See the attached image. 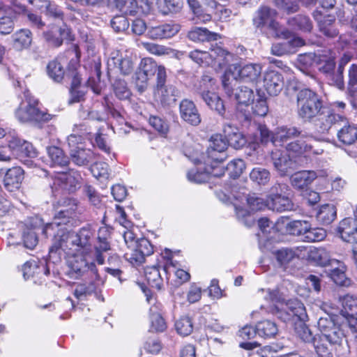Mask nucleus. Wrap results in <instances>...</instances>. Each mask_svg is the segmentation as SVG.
<instances>
[{"label": "nucleus", "instance_id": "obj_1", "mask_svg": "<svg viewBox=\"0 0 357 357\" xmlns=\"http://www.w3.org/2000/svg\"><path fill=\"white\" fill-rule=\"evenodd\" d=\"M93 236V231L89 226L83 227L77 232L61 229L52 239L49 260L57 264L67 257L68 275L70 278L79 279L90 272L98 280V269L94 261H90L89 252Z\"/></svg>", "mask_w": 357, "mask_h": 357}, {"label": "nucleus", "instance_id": "obj_2", "mask_svg": "<svg viewBox=\"0 0 357 357\" xmlns=\"http://www.w3.org/2000/svg\"><path fill=\"white\" fill-rule=\"evenodd\" d=\"M266 292L265 298L275 303L273 314L284 322L294 320V318L301 321L296 326V335L303 342L312 344L315 349L318 335H313L310 328L303 323L307 319L304 305L297 299L286 300L278 290L271 291L268 289Z\"/></svg>", "mask_w": 357, "mask_h": 357}, {"label": "nucleus", "instance_id": "obj_3", "mask_svg": "<svg viewBox=\"0 0 357 357\" xmlns=\"http://www.w3.org/2000/svg\"><path fill=\"white\" fill-rule=\"evenodd\" d=\"M317 326L321 335L315 342V351L320 357H333V347L345 337L344 332L328 315L320 317Z\"/></svg>", "mask_w": 357, "mask_h": 357}, {"label": "nucleus", "instance_id": "obj_4", "mask_svg": "<svg viewBox=\"0 0 357 357\" xmlns=\"http://www.w3.org/2000/svg\"><path fill=\"white\" fill-rule=\"evenodd\" d=\"M58 207L52 222L47 223L43 228V234L45 236L58 234L59 230L63 229L70 231L68 227L73 225V218L75 216L77 204L71 198H63L58 202Z\"/></svg>", "mask_w": 357, "mask_h": 357}, {"label": "nucleus", "instance_id": "obj_5", "mask_svg": "<svg viewBox=\"0 0 357 357\" xmlns=\"http://www.w3.org/2000/svg\"><path fill=\"white\" fill-rule=\"evenodd\" d=\"M256 132L253 136V148L259 144H267L271 142L277 146H282L288 140L298 137L301 135V130L294 126H281L277 128L274 132H271L264 125L255 126Z\"/></svg>", "mask_w": 357, "mask_h": 357}, {"label": "nucleus", "instance_id": "obj_6", "mask_svg": "<svg viewBox=\"0 0 357 357\" xmlns=\"http://www.w3.org/2000/svg\"><path fill=\"white\" fill-rule=\"evenodd\" d=\"M222 85L226 93L229 96H234L237 102L236 116L242 123H248L251 119V114L249 110V106L251 102L255 100L256 93L255 91L245 86H240L232 89L224 79Z\"/></svg>", "mask_w": 357, "mask_h": 357}, {"label": "nucleus", "instance_id": "obj_7", "mask_svg": "<svg viewBox=\"0 0 357 357\" xmlns=\"http://www.w3.org/2000/svg\"><path fill=\"white\" fill-rule=\"evenodd\" d=\"M38 105V100L31 96L29 91H25L24 98L15 112L16 119L22 123L47 121L50 114L41 111Z\"/></svg>", "mask_w": 357, "mask_h": 357}, {"label": "nucleus", "instance_id": "obj_8", "mask_svg": "<svg viewBox=\"0 0 357 357\" xmlns=\"http://www.w3.org/2000/svg\"><path fill=\"white\" fill-rule=\"evenodd\" d=\"M298 114L304 121L312 120L323 107L321 98L309 89L301 90L297 95Z\"/></svg>", "mask_w": 357, "mask_h": 357}, {"label": "nucleus", "instance_id": "obj_9", "mask_svg": "<svg viewBox=\"0 0 357 357\" xmlns=\"http://www.w3.org/2000/svg\"><path fill=\"white\" fill-rule=\"evenodd\" d=\"M277 12L268 6H261L252 19L253 24L257 28L267 27L273 31L275 38L288 39L291 38V32L287 29H281L280 24L275 20Z\"/></svg>", "mask_w": 357, "mask_h": 357}, {"label": "nucleus", "instance_id": "obj_10", "mask_svg": "<svg viewBox=\"0 0 357 357\" xmlns=\"http://www.w3.org/2000/svg\"><path fill=\"white\" fill-rule=\"evenodd\" d=\"M298 137L299 139L287 144L286 151L298 162L301 158L309 157L311 154L320 155L323 153L322 149H315L312 144L314 140L312 135H307L301 131V135Z\"/></svg>", "mask_w": 357, "mask_h": 357}, {"label": "nucleus", "instance_id": "obj_11", "mask_svg": "<svg viewBox=\"0 0 357 357\" xmlns=\"http://www.w3.org/2000/svg\"><path fill=\"white\" fill-rule=\"evenodd\" d=\"M82 139V136L76 135H70L67 139L71 160L78 166L87 165L94 158L93 151L84 148Z\"/></svg>", "mask_w": 357, "mask_h": 357}, {"label": "nucleus", "instance_id": "obj_12", "mask_svg": "<svg viewBox=\"0 0 357 357\" xmlns=\"http://www.w3.org/2000/svg\"><path fill=\"white\" fill-rule=\"evenodd\" d=\"M80 176L75 172H57L52 176L50 183L53 192L71 193L79 188Z\"/></svg>", "mask_w": 357, "mask_h": 357}, {"label": "nucleus", "instance_id": "obj_13", "mask_svg": "<svg viewBox=\"0 0 357 357\" xmlns=\"http://www.w3.org/2000/svg\"><path fill=\"white\" fill-rule=\"evenodd\" d=\"M271 157L274 168L280 176L289 175L299 165L296 159L280 149L272 151Z\"/></svg>", "mask_w": 357, "mask_h": 357}, {"label": "nucleus", "instance_id": "obj_14", "mask_svg": "<svg viewBox=\"0 0 357 357\" xmlns=\"http://www.w3.org/2000/svg\"><path fill=\"white\" fill-rule=\"evenodd\" d=\"M314 126L320 133L327 132L333 125L341 126V122L345 121L342 115L335 114L333 109L324 107L315 116Z\"/></svg>", "mask_w": 357, "mask_h": 357}, {"label": "nucleus", "instance_id": "obj_15", "mask_svg": "<svg viewBox=\"0 0 357 357\" xmlns=\"http://www.w3.org/2000/svg\"><path fill=\"white\" fill-rule=\"evenodd\" d=\"M185 155L195 164H199L208 166L211 164L219 165L226 158L225 152H219L216 150L207 149L205 153H200L198 149H196L195 153L192 155Z\"/></svg>", "mask_w": 357, "mask_h": 357}, {"label": "nucleus", "instance_id": "obj_16", "mask_svg": "<svg viewBox=\"0 0 357 357\" xmlns=\"http://www.w3.org/2000/svg\"><path fill=\"white\" fill-rule=\"evenodd\" d=\"M109 68H117L120 73L123 75L131 74L135 68V63L132 59L128 56H123L118 51L112 52L107 60Z\"/></svg>", "mask_w": 357, "mask_h": 357}, {"label": "nucleus", "instance_id": "obj_17", "mask_svg": "<svg viewBox=\"0 0 357 357\" xmlns=\"http://www.w3.org/2000/svg\"><path fill=\"white\" fill-rule=\"evenodd\" d=\"M180 116L183 121L191 126H198L201 123V116L193 101L183 100L179 105Z\"/></svg>", "mask_w": 357, "mask_h": 357}, {"label": "nucleus", "instance_id": "obj_18", "mask_svg": "<svg viewBox=\"0 0 357 357\" xmlns=\"http://www.w3.org/2000/svg\"><path fill=\"white\" fill-rule=\"evenodd\" d=\"M287 40V41L285 42L273 44L271 50L272 54L281 56L284 54H291L295 52L296 47H302L305 45V42L301 38L294 36L291 32V38Z\"/></svg>", "mask_w": 357, "mask_h": 357}, {"label": "nucleus", "instance_id": "obj_19", "mask_svg": "<svg viewBox=\"0 0 357 357\" xmlns=\"http://www.w3.org/2000/svg\"><path fill=\"white\" fill-rule=\"evenodd\" d=\"M314 61L319 72L324 74L327 77L333 75L335 67V54L330 50H323L321 53L315 54Z\"/></svg>", "mask_w": 357, "mask_h": 357}, {"label": "nucleus", "instance_id": "obj_20", "mask_svg": "<svg viewBox=\"0 0 357 357\" xmlns=\"http://www.w3.org/2000/svg\"><path fill=\"white\" fill-rule=\"evenodd\" d=\"M264 86L270 96L278 95L284 86L282 75L275 70L267 71L264 77Z\"/></svg>", "mask_w": 357, "mask_h": 357}, {"label": "nucleus", "instance_id": "obj_21", "mask_svg": "<svg viewBox=\"0 0 357 357\" xmlns=\"http://www.w3.org/2000/svg\"><path fill=\"white\" fill-rule=\"evenodd\" d=\"M313 17L318 22L320 31L326 37L333 38L338 36L339 31L335 24L334 17L328 15L323 17V14L319 10L313 12Z\"/></svg>", "mask_w": 357, "mask_h": 357}, {"label": "nucleus", "instance_id": "obj_22", "mask_svg": "<svg viewBox=\"0 0 357 357\" xmlns=\"http://www.w3.org/2000/svg\"><path fill=\"white\" fill-rule=\"evenodd\" d=\"M211 55L212 63L210 66L215 70L226 68L234 57L233 54L218 46L211 49Z\"/></svg>", "mask_w": 357, "mask_h": 357}, {"label": "nucleus", "instance_id": "obj_23", "mask_svg": "<svg viewBox=\"0 0 357 357\" xmlns=\"http://www.w3.org/2000/svg\"><path fill=\"white\" fill-rule=\"evenodd\" d=\"M337 233L346 242L353 243L357 241V220L347 218L342 220L337 227Z\"/></svg>", "mask_w": 357, "mask_h": 357}, {"label": "nucleus", "instance_id": "obj_24", "mask_svg": "<svg viewBox=\"0 0 357 357\" xmlns=\"http://www.w3.org/2000/svg\"><path fill=\"white\" fill-rule=\"evenodd\" d=\"M154 97L163 106H170L174 104L180 96V91L172 84L159 89H154Z\"/></svg>", "mask_w": 357, "mask_h": 357}, {"label": "nucleus", "instance_id": "obj_25", "mask_svg": "<svg viewBox=\"0 0 357 357\" xmlns=\"http://www.w3.org/2000/svg\"><path fill=\"white\" fill-rule=\"evenodd\" d=\"M180 30L177 24H163L148 29L147 36L154 40L171 38Z\"/></svg>", "mask_w": 357, "mask_h": 357}, {"label": "nucleus", "instance_id": "obj_26", "mask_svg": "<svg viewBox=\"0 0 357 357\" xmlns=\"http://www.w3.org/2000/svg\"><path fill=\"white\" fill-rule=\"evenodd\" d=\"M24 179V170L20 167H14L7 170L4 178L5 188L10 192L15 191L20 188Z\"/></svg>", "mask_w": 357, "mask_h": 357}, {"label": "nucleus", "instance_id": "obj_27", "mask_svg": "<svg viewBox=\"0 0 357 357\" xmlns=\"http://www.w3.org/2000/svg\"><path fill=\"white\" fill-rule=\"evenodd\" d=\"M223 130L228 145L234 149H240L246 144L247 139L238 128L234 127L231 124H227L224 126Z\"/></svg>", "mask_w": 357, "mask_h": 357}, {"label": "nucleus", "instance_id": "obj_28", "mask_svg": "<svg viewBox=\"0 0 357 357\" xmlns=\"http://www.w3.org/2000/svg\"><path fill=\"white\" fill-rule=\"evenodd\" d=\"M314 170H302L294 173L290 177L291 185L296 190L307 189L314 181Z\"/></svg>", "mask_w": 357, "mask_h": 357}, {"label": "nucleus", "instance_id": "obj_29", "mask_svg": "<svg viewBox=\"0 0 357 357\" xmlns=\"http://www.w3.org/2000/svg\"><path fill=\"white\" fill-rule=\"evenodd\" d=\"M342 123L343 126L337 133L338 140L344 144L351 145L357 139V126L349 123L346 118Z\"/></svg>", "mask_w": 357, "mask_h": 357}, {"label": "nucleus", "instance_id": "obj_30", "mask_svg": "<svg viewBox=\"0 0 357 357\" xmlns=\"http://www.w3.org/2000/svg\"><path fill=\"white\" fill-rule=\"evenodd\" d=\"M261 66L259 63H248L238 69L240 79L247 82H255L260 77Z\"/></svg>", "mask_w": 357, "mask_h": 357}, {"label": "nucleus", "instance_id": "obj_31", "mask_svg": "<svg viewBox=\"0 0 357 357\" xmlns=\"http://www.w3.org/2000/svg\"><path fill=\"white\" fill-rule=\"evenodd\" d=\"M294 204L289 198V195H285L280 197L268 198V209L278 212L289 211L294 210Z\"/></svg>", "mask_w": 357, "mask_h": 357}, {"label": "nucleus", "instance_id": "obj_32", "mask_svg": "<svg viewBox=\"0 0 357 357\" xmlns=\"http://www.w3.org/2000/svg\"><path fill=\"white\" fill-rule=\"evenodd\" d=\"M70 31L66 24L59 27V36L54 34L52 31L43 33L45 40L53 47H59L62 45L64 39L70 38Z\"/></svg>", "mask_w": 357, "mask_h": 357}, {"label": "nucleus", "instance_id": "obj_33", "mask_svg": "<svg viewBox=\"0 0 357 357\" xmlns=\"http://www.w3.org/2000/svg\"><path fill=\"white\" fill-rule=\"evenodd\" d=\"M200 97L211 109L216 111L221 116L224 115L225 107L223 101L215 91L204 93Z\"/></svg>", "mask_w": 357, "mask_h": 357}, {"label": "nucleus", "instance_id": "obj_34", "mask_svg": "<svg viewBox=\"0 0 357 357\" xmlns=\"http://www.w3.org/2000/svg\"><path fill=\"white\" fill-rule=\"evenodd\" d=\"M37 219L35 220L36 222ZM34 219L30 220L22 231V239L24 247L33 249L38 243V237L36 232V227L33 225Z\"/></svg>", "mask_w": 357, "mask_h": 357}, {"label": "nucleus", "instance_id": "obj_35", "mask_svg": "<svg viewBox=\"0 0 357 357\" xmlns=\"http://www.w3.org/2000/svg\"><path fill=\"white\" fill-rule=\"evenodd\" d=\"M13 45L16 50L27 49L32 42V33L28 29H22L13 35Z\"/></svg>", "mask_w": 357, "mask_h": 357}, {"label": "nucleus", "instance_id": "obj_36", "mask_svg": "<svg viewBox=\"0 0 357 357\" xmlns=\"http://www.w3.org/2000/svg\"><path fill=\"white\" fill-rule=\"evenodd\" d=\"M188 38L194 42H204L206 40H216L218 34L211 32L205 28L194 27L188 33Z\"/></svg>", "mask_w": 357, "mask_h": 357}, {"label": "nucleus", "instance_id": "obj_37", "mask_svg": "<svg viewBox=\"0 0 357 357\" xmlns=\"http://www.w3.org/2000/svg\"><path fill=\"white\" fill-rule=\"evenodd\" d=\"M48 156L51 160V165L65 167L69 163L68 157L63 150L57 146H50L47 149Z\"/></svg>", "mask_w": 357, "mask_h": 357}, {"label": "nucleus", "instance_id": "obj_38", "mask_svg": "<svg viewBox=\"0 0 357 357\" xmlns=\"http://www.w3.org/2000/svg\"><path fill=\"white\" fill-rule=\"evenodd\" d=\"M308 258L317 265L325 266L330 261L328 252L324 248H312L308 252Z\"/></svg>", "mask_w": 357, "mask_h": 357}, {"label": "nucleus", "instance_id": "obj_39", "mask_svg": "<svg viewBox=\"0 0 357 357\" xmlns=\"http://www.w3.org/2000/svg\"><path fill=\"white\" fill-rule=\"evenodd\" d=\"M336 217V208L333 204L322 205L317 213V218L322 225L331 224Z\"/></svg>", "mask_w": 357, "mask_h": 357}, {"label": "nucleus", "instance_id": "obj_40", "mask_svg": "<svg viewBox=\"0 0 357 357\" xmlns=\"http://www.w3.org/2000/svg\"><path fill=\"white\" fill-rule=\"evenodd\" d=\"M158 310V305H154L150 307L151 330L155 332H163L167 328V325Z\"/></svg>", "mask_w": 357, "mask_h": 357}, {"label": "nucleus", "instance_id": "obj_41", "mask_svg": "<svg viewBox=\"0 0 357 357\" xmlns=\"http://www.w3.org/2000/svg\"><path fill=\"white\" fill-rule=\"evenodd\" d=\"M342 308L341 314L343 317L357 315V298L352 295H345L340 298Z\"/></svg>", "mask_w": 357, "mask_h": 357}, {"label": "nucleus", "instance_id": "obj_42", "mask_svg": "<svg viewBox=\"0 0 357 357\" xmlns=\"http://www.w3.org/2000/svg\"><path fill=\"white\" fill-rule=\"evenodd\" d=\"M197 165L198 167L192 168L188 172L187 177L190 182L202 183L209 179V172H208L207 166L203 165V164Z\"/></svg>", "mask_w": 357, "mask_h": 357}, {"label": "nucleus", "instance_id": "obj_43", "mask_svg": "<svg viewBox=\"0 0 357 357\" xmlns=\"http://www.w3.org/2000/svg\"><path fill=\"white\" fill-rule=\"evenodd\" d=\"M215 80L208 75H203L194 85V90L199 96L211 91H215Z\"/></svg>", "mask_w": 357, "mask_h": 357}, {"label": "nucleus", "instance_id": "obj_44", "mask_svg": "<svg viewBox=\"0 0 357 357\" xmlns=\"http://www.w3.org/2000/svg\"><path fill=\"white\" fill-rule=\"evenodd\" d=\"M250 178L252 181L257 185H266L270 181L271 173L266 168L257 167L250 172Z\"/></svg>", "mask_w": 357, "mask_h": 357}, {"label": "nucleus", "instance_id": "obj_45", "mask_svg": "<svg viewBox=\"0 0 357 357\" xmlns=\"http://www.w3.org/2000/svg\"><path fill=\"white\" fill-rule=\"evenodd\" d=\"M253 113L259 116H264L267 114L268 107L266 103V98L264 94L259 91H256L255 100L251 102Z\"/></svg>", "mask_w": 357, "mask_h": 357}, {"label": "nucleus", "instance_id": "obj_46", "mask_svg": "<svg viewBox=\"0 0 357 357\" xmlns=\"http://www.w3.org/2000/svg\"><path fill=\"white\" fill-rule=\"evenodd\" d=\"M47 72L49 77L56 82L63 79L65 73L63 65L57 59L48 63Z\"/></svg>", "mask_w": 357, "mask_h": 357}, {"label": "nucleus", "instance_id": "obj_47", "mask_svg": "<svg viewBox=\"0 0 357 357\" xmlns=\"http://www.w3.org/2000/svg\"><path fill=\"white\" fill-rule=\"evenodd\" d=\"M258 335L262 337H272L278 333V327L275 323L270 320H264L257 324Z\"/></svg>", "mask_w": 357, "mask_h": 357}, {"label": "nucleus", "instance_id": "obj_48", "mask_svg": "<svg viewBox=\"0 0 357 357\" xmlns=\"http://www.w3.org/2000/svg\"><path fill=\"white\" fill-rule=\"evenodd\" d=\"M345 270V266L340 264L337 268L328 270V274L337 285L347 286L349 284V280L346 277Z\"/></svg>", "mask_w": 357, "mask_h": 357}, {"label": "nucleus", "instance_id": "obj_49", "mask_svg": "<svg viewBox=\"0 0 357 357\" xmlns=\"http://www.w3.org/2000/svg\"><path fill=\"white\" fill-rule=\"evenodd\" d=\"M310 223L305 220H294L287 225V231L296 236H301L304 238L307 230L310 228Z\"/></svg>", "mask_w": 357, "mask_h": 357}, {"label": "nucleus", "instance_id": "obj_50", "mask_svg": "<svg viewBox=\"0 0 357 357\" xmlns=\"http://www.w3.org/2000/svg\"><path fill=\"white\" fill-rule=\"evenodd\" d=\"M145 277L150 285L158 289H160L162 285V280L159 269L155 267H149L145 270Z\"/></svg>", "mask_w": 357, "mask_h": 357}, {"label": "nucleus", "instance_id": "obj_51", "mask_svg": "<svg viewBox=\"0 0 357 357\" xmlns=\"http://www.w3.org/2000/svg\"><path fill=\"white\" fill-rule=\"evenodd\" d=\"M142 46L150 54L156 56L169 55L173 53L174 50L165 45L155 44L153 43L142 42Z\"/></svg>", "mask_w": 357, "mask_h": 357}, {"label": "nucleus", "instance_id": "obj_52", "mask_svg": "<svg viewBox=\"0 0 357 357\" xmlns=\"http://www.w3.org/2000/svg\"><path fill=\"white\" fill-rule=\"evenodd\" d=\"M95 290L96 287L93 282L78 283L75 285L73 294L77 299L82 301L92 294Z\"/></svg>", "mask_w": 357, "mask_h": 357}, {"label": "nucleus", "instance_id": "obj_53", "mask_svg": "<svg viewBox=\"0 0 357 357\" xmlns=\"http://www.w3.org/2000/svg\"><path fill=\"white\" fill-rule=\"evenodd\" d=\"M288 24L290 26L297 28L303 31L309 32L312 28V24L310 19L307 17L301 15H298L294 17L289 18L288 20Z\"/></svg>", "mask_w": 357, "mask_h": 357}, {"label": "nucleus", "instance_id": "obj_54", "mask_svg": "<svg viewBox=\"0 0 357 357\" xmlns=\"http://www.w3.org/2000/svg\"><path fill=\"white\" fill-rule=\"evenodd\" d=\"M112 86L114 93L119 100H128L131 96L132 93L125 80L116 79Z\"/></svg>", "mask_w": 357, "mask_h": 357}, {"label": "nucleus", "instance_id": "obj_55", "mask_svg": "<svg viewBox=\"0 0 357 357\" xmlns=\"http://www.w3.org/2000/svg\"><path fill=\"white\" fill-rule=\"evenodd\" d=\"M211 50L200 51L195 50L189 53V57L196 63L200 66H209L212 63L211 60Z\"/></svg>", "mask_w": 357, "mask_h": 357}, {"label": "nucleus", "instance_id": "obj_56", "mask_svg": "<svg viewBox=\"0 0 357 357\" xmlns=\"http://www.w3.org/2000/svg\"><path fill=\"white\" fill-rule=\"evenodd\" d=\"M175 328L178 334L183 336L190 335L193 329L192 322L189 317H181L175 323Z\"/></svg>", "mask_w": 357, "mask_h": 357}, {"label": "nucleus", "instance_id": "obj_57", "mask_svg": "<svg viewBox=\"0 0 357 357\" xmlns=\"http://www.w3.org/2000/svg\"><path fill=\"white\" fill-rule=\"evenodd\" d=\"M245 169V165L241 159H234L227 166L226 171L230 177L234 178L239 177Z\"/></svg>", "mask_w": 357, "mask_h": 357}, {"label": "nucleus", "instance_id": "obj_58", "mask_svg": "<svg viewBox=\"0 0 357 357\" xmlns=\"http://www.w3.org/2000/svg\"><path fill=\"white\" fill-rule=\"evenodd\" d=\"M159 68L156 62L151 58H144L142 59L138 68L151 78Z\"/></svg>", "mask_w": 357, "mask_h": 357}, {"label": "nucleus", "instance_id": "obj_59", "mask_svg": "<svg viewBox=\"0 0 357 357\" xmlns=\"http://www.w3.org/2000/svg\"><path fill=\"white\" fill-rule=\"evenodd\" d=\"M326 236V230L322 228H312L310 225V228L307 229V232L303 238V240L307 242H316L324 240Z\"/></svg>", "mask_w": 357, "mask_h": 357}, {"label": "nucleus", "instance_id": "obj_60", "mask_svg": "<svg viewBox=\"0 0 357 357\" xmlns=\"http://www.w3.org/2000/svg\"><path fill=\"white\" fill-rule=\"evenodd\" d=\"M247 203L250 211H257L266 208H268V198L264 200L261 197L253 195H249L247 198Z\"/></svg>", "mask_w": 357, "mask_h": 357}, {"label": "nucleus", "instance_id": "obj_61", "mask_svg": "<svg viewBox=\"0 0 357 357\" xmlns=\"http://www.w3.org/2000/svg\"><path fill=\"white\" fill-rule=\"evenodd\" d=\"M176 267L175 264L171 259H168L166 264L164 266L163 270L166 273V274L169 273L171 271H173L176 275V277L180 280L181 282H185L190 280V274L183 269H178L174 271V269Z\"/></svg>", "mask_w": 357, "mask_h": 357}, {"label": "nucleus", "instance_id": "obj_62", "mask_svg": "<svg viewBox=\"0 0 357 357\" xmlns=\"http://www.w3.org/2000/svg\"><path fill=\"white\" fill-rule=\"evenodd\" d=\"M275 6L278 8L286 12L292 13L298 10V0H275Z\"/></svg>", "mask_w": 357, "mask_h": 357}, {"label": "nucleus", "instance_id": "obj_63", "mask_svg": "<svg viewBox=\"0 0 357 357\" xmlns=\"http://www.w3.org/2000/svg\"><path fill=\"white\" fill-rule=\"evenodd\" d=\"M228 146L227 140L222 135H214L211 137L210 146L208 149L225 152Z\"/></svg>", "mask_w": 357, "mask_h": 357}, {"label": "nucleus", "instance_id": "obj_64", "mask_svg": "<svg viewBox=\"0 0 357 357\" xmlns=\"http://www.w3.org/2000/svg\"><path fill=\"white\" fill-rule=\"evenodd\" d=\"M275 258L280 265L288 264L296 256L295 252L288 248L278 250L274 252Z\"/></svg>", "mask_w": 357, "mask_h": 357}]
</instances>
